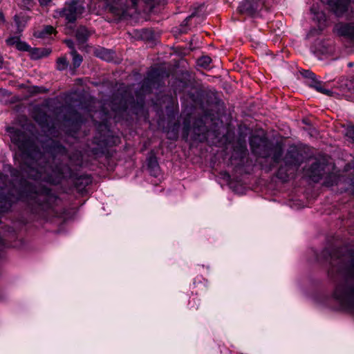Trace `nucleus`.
I'll return each instance as SVG.
<instances>
[{
	"label": "nucleus",
	"mask_w": 354,
	"mask_h": 354,
	"mask_svg": "<svg viewBox=\"0 0 354 354\" xmlns=\"http://www.w3.org/2000/svg\"><path fill=\"white\" fill-rule=\"evenodd\" d=\"M11 141L21 152L23 163L21 166L22 175L35 180L56 183V178L62 174L61 168L53 167L49 162L50 158L55 160L57 157L66 155V149L62 145L49 140V147L41 152L35 140L15 127H8Z\"/></svg>",
	"instance_id": "nucleus-1"
},
{
	"label": "nucleus",
	"mask_w": 354,
	"mask_h": 354,
	"mask_svg": "<svg viewBox=\"0 0 354 354\" xmlns=\"http://www.w3.org/2000/svg\"><path fill=\"white\" fill-rule=\"evenodd\" d=\"M322 254L329 257V277L340 281L336 284L333 298L343 309L354 313V251L325 249Z\"/></svg>",
	"instance_id": "nucleus-2"
},
{
	"label": "nucleus",
	"mask_w": 354,
	"mask_h": 354,
	"mask_svg": "<svg viewBox=\"0 0 354 354\" xmlns=\"http://www.w3.org/2000/svg\"><path fill=\"white\" fill-rule=\"evenodd\" d=\"M46 189H37L36 185L26 183L20 191L15 188L9 190L6 183V177L0 174V213L10 209L12 203L19 200L44 206L43 202L48 198Z\"/></svg>",
	"instance_id": "nucleus-3"
},
{
	"label": "nucleus",
	"mask_w": 354,
	"mask_h": 354,
	"mask_svg": "<svg viewBox=\"0 0 354 354\" xmlns=\"http://www.w3.org/2000/svg\"><path fill=\"white\" fill-rule=\"evenodd\" d=\"M84 11V6L81 0H72L71 3H66L63 9L57 11V15L64 17L67 22L73 23Z\"/></svg>",
	"instance_id": "nucleus-4"
},
{
	"label": "nucleus",
	"mask_w": 354,
	"mask_h": 354,
	"mask_svg": "<svg viewBox=\"0 0 354 354\" xmlns=\"http://www.w3.org/2000/svg\"><path fill=\"white\" fill-rule=\"evenodd\" d=\"M337 33L344 38V45L349 53L354 52V24L339 23L335 25Z\"/></svg>",
	"instance_id": "nucleus-5"
},
{
	"label": "nucleus",
	"mask_w": 354,
	"mask_h": 354,
	"mask_svg": "<svg viewBox=\"0 0 354 354\" xmlns=\"http://www.w3.org/2000/svg\"><path fill=\"white\" fill-rule=\"evenodd\" d=\"M313 21L317 24L318 28H312L307 34V37H313L319 32L326 26V14L320 9L319 6L313 5L310 8Z\"/></svg>",
	"instance_id": "nucleus-6"
},
{
	"label": "nucleus",
	"mask_w": 354,
	"mask_h": 354,
	"mask_svg": "<svg viewBox=\"0 0 354 354\" xmlns=\"http://www.w3.org/2000/svg\"><path fill=\"white\" fill-rule=\"evenodd\" d=\"M326 163L324 160L315 162L310 166L309 176L314 182H318L324 174Z\"/></svg>",
	"instance_id": "nucleus-7"
},
{
	"label": "nucleus",
	"mask_w": 354,
	"mask_h": 354,
	"mask_svg": "<svg viewBox=\"0 0 354 354\" xmlns=\"http://www.w3.org/2000/svg\"><path fill=\"white\" fill-rule=\"evenodd\" d=\"M127 111L126 104L120 102L119 105H116V104L113 102L111 104V111L106 113L104 111V107H103L102 110L100 111V114L102 113V120L103 122H106L108 119L113 117L116 118L118 115L122 114Z\"/></svg>",
	"instance_id": "nucleus-8"
},
{
	"label": "nucleus",
	"mask_w": 354,
	"mask_h": 354,
	"mask_svg": "<svg viewBox=\"0 0 354 354\" xmlns=\"http://www.w3.org/2000/svg\"><path fill=\"white\" fill-rule=\"evenodd\" d=\"M259 3V0H243L238 8L239 11L241 13L252 15L257 11Z\"/></svg>",
	"instance_id": "nucleus-9"
},
{
	"label": "nucleus",
	"mask_w": 354,
	"mask_h": 354,
	"mask_svg": "<svg viewBox=\"0 0 354 354\" xmlns=\"http://www.w3.org/2000/svg\"><path fill=\"white\" fill-rule=\"evenodd\" d=\"M145 3L151 4L156 3L158 0H142ZM115 2L117 8L121 10L123 12H126L128 9L136 8L137 7L139 0H113Z\"/></svg>",
	"instance_id": "nucleus-10"
},
{
	"label": "nucleus",
	"mask_w": 354,
	"mask_h": 354,
	"mask_svg": "<svg viewBox=\"0 0 354 354\" xmlns=\"http://www.w3.org/2000/svg\"><path fill=\"white\" fill-rule=\"evenodd\" d=\"M284 160L286 165L298 167L301 162V155L297 149H293L287 152Z\"/></svg>",
	"instance_id": "nucleus-11"
},
{
	"label": "nucleus",
	"mask_w": 354,
	"mask_h": 354,
	"mask_svg": "<svg viewBox=\"0 0 354 354\" xmlns=\"http://www.w3.org/2000/svg\"><path fill=\"white\" fill-rule=\"evenodd\" d=\"M194 140L202 141L205 138L206 128L202 120L197 121L194 127Z\"/></svg>",
	"instance_id": "nucleus-12"
},
{
	"label": "nucleus",
	"mask_w": 354,
	"mask_h": 354,
	"mask_svg": "<svg viewBox=\"0 0 354 354\" xmlns=\"http://www.w3.org/2000/svg\"><path fill=\"white\" fill-rule=\"evenodd\" d=\"M247 146L245 142H238L234 147V152L232 158H238L241 160L245 156L247 153Z\"/></svg>",
	"instance_id": "nucleus-13"
},
{
	"label": "nucleus",
	"mask_w": 354,
	"mask_h": 354,
	"mask_svg": "<svg viewBox=\"0 0 354 354\" xmlns=\"http://www.w3.org/2000/svg\"><path fill=\"white\" fill-rule=\"evenodd\" d=\"M28 17L24 15H16L14 17V21L16 26V33L20 34L24 30L28 22Z\"/></svg>",
	"instance_id": "nucleus-14"
},
{
	"label": "nucleus",
	"mask_w": 354,
	"mask_h": 354,
	"mask_svg": "<svg viewBox=\"0 0 354 354\" xmlns=\"http://www.w3.org/2000/svg\"><path fill=\"white\" fill-rule=\"evenodd\" d=\"M91 35V32L84 26H80L76 30L77 40L81 44L86 42Z\"/></svg>",
	"instance_id": "nucleus-15"
},
{
	"label": "nucleus",
	"mask_w": 354,
	"mask_h": 354,
	"mask_svg": "<svg viewBox=\"0 0 354 354\" xmlns=\"http://www.w3.org/2000/svg\"><path fill=\"white\" fill-rule=\"evenodd\" d=\"M308 85L310 87L315 88L317 91L330 95L331 91L330 90L326 89L324 87V83L321 81H319L316 79V77L313 78L310 82H309Z\"/></svg>",
	"instance_id": "nucleus-16"
},
{
	"label": "nucleus",
	"mask_w": 354,
	"mask_h": 354,
	"mask_svg": "<svg viewBox=\"0 0 354 354\" xmlns=\"http://www.w3.org/2000/svg\"><path fill=\"white\" fill-rule=\"evenodd\" d=\"M54 28L51 26H45L41 30H38L35 33V36L38 38H44L53 33Z\"/></svg>",
	"instance_id": "nucleus-17"
},
{
	"label": "nucleus",
	"mask_w": 354,
	"mask_h": 354,
	"mask_svg": "<svg viewBox=\"0 0 354 354\" xmlns=\"http://www.w3.org/2000/svg\"><path fill=\"white\" fill-rule=\"evenodd\" d=\"M148 167L151 169V173L153 176H156L159 170L158 162L154 158H149L148 159Z\"/></svg>",
	"instance_id": "nucleus-18"
},
{
	"label": "nucleus",
	"mask_w": 354,
	"mask_h": 354,
	"mask_svg": "<svg viewBox=\"0 0 354 354\" xmlns=\"http://www.w3.org/2000/svg\"><path fill=\"white\" fill-rule=\"evenodd\" d=\"M73 57V65L74 68H78L82 62V57L79 55L75 50L71 52Z\"/></svg>",
	"instance_id": "nucleus-19"
},
{
	"label": "nucleus",
	"mask_w": 354,
	"mask_h": 354,
	"mask_svg": "<svg viewBox=\"0 0 354 354\" xmlns=\"http://www.w3.org/2000/svg\"><path fill=\"white\" fill-rule=\"evenodd\" d=\"M95 54L97 57L106 61L109 60V59L111 57V53L105 48H102L96 51Z\"/></svg>",
	"instance_id": "nucleus-20"
},
{
	"label": "nucleus",
	"mask_w": 354,
	"mask_h": 354,
	"mask_svg": "<svg viewBox=\"0 0 354 354\" xmlns=\"http://www.w3.org/2000/svg\"><path fill=\"white\" fill-rule=\"evenodd\" d=\"M68 66V62L65 57L58 58L57 61V68L59 71L65 70Z\"/></svg>",
	"instance_id": "nucleus-21"
},
{
	"label": "nucleus",
	"mask_w": 354,
	"mask_h": 354,
	"mask_svg": "<svg viewBox=\"0 0 354 354\" xmlns=\"http://www.w3.org/2000/svg\"><path fill=\"white\" fill-rule=\"evenodd\" d=\"M211 62L212 59L209 56H203L198 59L197 64L201 67L207 68L209 66Z\"/></svg>",
	"instance_id": "nucleus-22"
},
{
	"label": "nucleus",
	"mask_w": 354,
	"mask_h": 354,
	"mask_svg": "<svg viewBox=\"0 0 354 354\" xmlns=\"http://www.w3.org/2000/svg\"><path fill=\"white\" fill-rule=\"evenodd\" d=\"M16 48L21 51H29L30 50V46L25 41L21 40L17 43Z\"/></svg>",
	"instance_id": "nucleus-23"
},
{
	"label": "nucleus",
	"mask_w": 354,
	"mask_h": 354,
	"mask_svg": "<svg viewBox=\"0 0 354 354\" xmlns=\"http://www.w3.org/2000/svg\"><path fill=\"white\" fill-rule=\"evenodd\" d=\"M35 5L34 0H22L21 6L26 10H30Z\"/></svg>",
	"instance_id": "nucleus-24"
},
{
	"label": "nucleus",
	"mask_w": 354,
	"mask_h": 354,
	"mask_svg": "<svg viewBox=\"0 0 354 354\" xmlns=\"http://www.w3.org/2000/svg\"><path fill=\"white\" fill-rule=\"evenodd\" d=\"M190 130V121L185 120L183 122V136L187 138Z\"/></svg>",
	"instance_id": "nucleus-25"
},
{
	"label": "nucleus",
	"mask_w": 354,
	"mask_h": 354,
	"mask_svg": "<svg viewBox=\"0 0 354 354\" xmlns=\"http://www.w3.org/2000/svg\"><path fill=\"white\" fill-rule=\"evenodd\" d=\"M20 40L19 36L10 37L6 39V43L9 46H17V43Z\"/></svg>",
	"instance_id": "nucleus-26"
},
{
	"label": "nucleus",
	"mask_w": 354,
	"mask_h": 354,
	"mask_svg": "<svg viewBox=\"0 0 354 354\" xmlns=\"http://www.w3.org/2000/svg\"><path fill=\"white\" fill-rule=\"evenodd\" d=\"M301 74L304 77L308 78L310 82L316 77L315 73L310 71H304Z\"/></svg>",
	"instance_id": "nucleus-27"
},
{
	"label": "nucleus",
	"mask_w": 354,
	"mask_h": 354,
	"mask_svg": "<svg viewBox=\"0 0 354 354\" xmlns=\"http://www.w3.org/2000/svg\"><path fill=\"white\" fill-rule=\"evenodd\" d=\"M195 17V13H192V15H189L185 18V19L183 21L181 26H187L188 24L189 21Z\"/></svg>",
	"instance_id": "nucleus-28"
},
{
	"label": "nucleus",
	"mask_w": 354,
	"mask_h": 354,
	"mask_svg": "<svg viewBox=\"0 0 354 354\" xmlns=\"http://www.w3.org/2000/svg\"><path fill=\"white\" fill-rule=\"evenodd\" d=\"M65 43L66 44L67 46L71 49V51L73 50H75L74 48V43L72 40L71 39H68V40H66L65 41Z\"/></svg>",
	"instance_id": "nucleus-29"
},
{
	"label": "nucleus",
	"mask_w": 354,
	"mask_h": 354,
	"mask_svg": "<svg viewBox=\"0 0 354 354\" xmlns=\"http://www.w3.org/2000/svg\"><path fill=\"white\" fill-rule=\"evenodd\" d=\"M6 67L5 62L3 60V57L0 55V69H2Z\"/></svg>",
	"instance_id": "nucleus-30"
},
{
	"label": "nucleus",
	"mask_w": 354,
	"mask_h": 354,
	"mask_svg": "<svg viewBox=\"0 0 354 354\" xmlns=\"http://www.w3.org/2000/svg\"><path fill=\"white\" fill-rule=\"evenodd\" d=\"M73 120L76 123L82 122L83 121L79 115H76L74 118H73Z\"/></svg>",
	"instance_id": "nucleus-31"
},
{
	"label": "nucleus",
	"mask_w": 354,
	"mask_h": 354,
	"mask_svg": "<svg viewBox=\"0 0 354 354\" xmlns=\"http://www.w3.org/2000/svg\"><path fill=\"white\" fill-rule=\"evenodd\" d=\"M41 6H46L50 1V0H39Z\"/></svg>",
	"instance_id": "nucleus-32"
},
{
	"label": "nucleus",
	"mask_w": 354,
	"mask_h": 354,
	"mask_svg": "<svg viewBox=\"0 0 354 354\" xmlns=\"http://www.w3.org/2000/svg\"><path fill=\"white\" fill-rule=\"evenodd\" d=\"M281 156V153L279 154H274L273 156V160L274 162H278L279 157Z\"/></svg>",
	"instance_id": "nucleus-33"
},
{
	"label": "nucleus",
	"mask_w": 354,
	"mask_h": 354,
	"mask_svg": "<svg viewBox=\"0 0 354 354\" xmlns=\"http://www.w3.org/2000/svg\"><path fill=\"white\" fill-rule=\"evenodd\" d=\"M5 18L3 14L0 12V21L4 22Z\"/></svg>",
	"instance_id": "nucleus-34"
},
{
	"label": "nucleus",
	"mask_w": 354,
	"mask_h": 354,
	"mask_svg": "<svg viewBox=\"0 0 354 354\" xmlns=\"http://www.w3.org/2000/svg\"><path fill=\"white\" fill-rule=\"evenodd\" d=\"M225 178L227 180H230V176L227 174H225Z\"/></svg>",
	"instance_id": "nucleus-35"
},
{
	"label": "nucleus",
	"mask_w": 354,
	"mask_h": 354,
	"mask_svg": "<svg viewBox=\"0 0 354 354\" xmlns=\"http://www.w3.org/2000/svg\"><path fill=\"white\" fill-rule=\"evenodd\" d=\"M348 66L349 67H352V66H353V62H349V63L348 64Z\"/></svg>",
	"instance_id": "nucleus-36"
},
{
	"label": "nucleus",
	"mask_w": 354,
	"mask_h": 354,
	"mask_svg": "<svg viewBox=\"0 0 354 354\" xmlns=\"http://www.w3.org/2000/svg\"><path fill=\"white\" fill-rule=\"evenodd\" d=\"M90 181H91V180L89 178L86 179V183H88Z\"/></svg>",
	"instance_id": "nucleus-37"
},
{
	"label": "nucleus",
	"mask_w": 354,
	"mask_h": 354,
	"mask_svg": "<svg viewBox=\"0 0 354 354\" xmlns=\"http://www.w3.org/2000/svg\"><path fill=\"white\" fill-rule=\"evenodd\" d=\"M281 170H282V169H281H281H279V174H280V173H281Z\"/></svg>",
	"instance_id": "nucleus-38"
},
{
	"label": "nucleus",
	"mask_w": 354,
	"mask_h": 354,
	"mask_svg": "<svg viewBox=\"0 0 354 354\" xmlns=\"http://www.w3.org/2000/svg\"><path fill=\"white\" fill-rule=\"evenodd\" d=\"M259 1H261V0H259Z\"/></svg>",
	"instance_id": "nucleus-39"
}]
</instances>
